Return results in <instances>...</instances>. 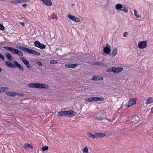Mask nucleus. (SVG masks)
I'll use <instances>...</instances> for the list:
<instances>
[{
    "label": "nucleus",
    "mask_w": 153,
    "mask_h": 153,
    "mask_svg": "<svg viewBox=\"0 0 153 153\" xmlns=\"http://www.w3.org/2000/svg\"><path fill=\"white\" fill-rule=\"evenodd\" d=\"M16 48L21 50L23 51L27 52L29 54L37 56L40 55V53L38 52L33 49H30L28 48L24 47L22 46H18L16 47Z\"/></svg>",
    "instance_id": "nucleus-1"
},
{
    "label": "nucleus",
    "mask_w": 153,
    "mask_h": 153,
    "mask_svg": "<svg viewBox=\"0 0 153 153\" xmlns=\"http://www.w3.org/2000/svg\"><path fill=\"white\" fill-rule=\"evenodd\" d=\"M28 86L30 88H33L46 89L49 88V86L48 85L43 83H32L29 84H28Z\"/></svg>",
    "instance_id": "nucleus-2"
},
{
    "label": "nucleus",
    "mask_w": 153,
    "mask_h": 153,
    "mask_svg": "<svg viewBox=\"0 0 153 153\" xmlns=\"http://www.w3.org/2000/svg\"><path fill=\"white\" fill-rule=\"evenodd\" d=\"M115 8L118 11H122L125 13H127L128 12V8L125 5L123 6L121 4H118L116 5Z\"/></svg>",
    "instance_id": "nucleus-3"
},
{
    "label": "nucleus",
    "mask_w": 153,
    "mask_h": 153,
    "mask_svg": "<svg viewBox=\"0 0 153 153\" xmlns=\"http://www.w3.org/2000/svg\"><path fill=\"white\" fill-rule=\"evenodd\" d=\"M35 46L41 49H45L46 46L43 44L40 43L39 41H36L35 42Z\"/></svg>",
    "instance_id": "nucleus-4"
},
{
    "label": "nucleus",
    "mask_w": 153,
    "mask_h": 153,
    "mask_svg": "<svg viewBox=\"0 0 153 153\" xmlns=\"http://www.w3.org/2000/svg\"><path fill=\"white\" fill-rule=\"evenodd\" d=\"M76 114V112L73 110L66 111V117H72L75 116Z\"/></svg>",
    "instance_id": "nucleus-5"
},
{
    "label": "nucleus",
    "mask_w": 153,
    "mask_h": 153,
    "mask_svg": "<svg viewBox=\"0 0 153 153\" xmlns=\"http://www.w3.org/2000/svg\"><path fill=\"white\" fill-rule=\"evenodd\" d=\"M139 48L143 49L147 47V43L146 41H143L139 42L138 45Z\"/></svg>",
    "instance_id": "nucleus-6"
},
{
    "label": "nucleus",
    "mask_w": 153,
    "mask_h": 153,
    "mask_svg": "<svg viewBox=\"0 0 153 153\" xmlns=\"http://www.w3.org/2000/svg\"><path fill=\"white\" fill-rule=\"evenodd\" d=\"M20 58L22 62L26 65L28 68L30 69L32 68V66H30V65L29 62L25 58L22 57H21Z\"/></svg>",
    "instance_id": "nucleus-7"
},
{
    "label": "nucleus",
    "mask_w": 153,
    "mask_h": 153,
    "mask_svg": "<svg viewBox=\"0 0 153 153\" xmlns=\"http://www.w3.org/2000/svg\"><path fill=\"white\" fill-rule=\"evenodd\" d=\"M103 51H104L103 54L105 55V53L106 54H108V55L111 52V47L108 44H107L106 46L103 49Z\"/></svg>",
    "instance_id": "nucleus-8"
},
{
    "label": "nucleus",
    "mask_w": 153,
    "mask_h": 153,
    "mask_svg": "<svg viewBox=\"0 0 153 153\" xmlns=\"http://www.w3.org/2000/svg\"><path fill=\"white\" fill-rule=\"evenodd\" d=\"M68 17L71 19V20L74 21L76 22H80V19L77 17H75L74 16L71 15L70 14H68Z\"/></svg>",
    "instance_id": "nucleus-9"
},
{
    "label": "nucleus",
    "mask_w": 153,
    "mask_h": 153,
    "mask_svg": "<svg viewBox=\"0 0 153 153\" xmlns=\"http://www.w3.org/2000/svg\"><path fill=\"white\" fill-rule=\"evenodd\" d=\"M103 77L102 76L96 75H94L91 80L95 81H98L103 80Z\"/></svg>",
    "instance_id": "nucleus-10"
},
{
    "label": "nucleus",
    "mask_w": 153,
    "mask_h": 153,
    "mask_svg": "<svg viewBox=\"0 0 153 153\" xmlns=\"http://www.w3.org/2000/svg\"><path fill=\"white\" fill-rule=\"evenodd\" d=\"M78 64H72V63H67L65 65V66L67 68H75Z\"/></svg>",
    "instance_id": "nucleus-11"
},
{
    "label": "nucleus",
    "mask_w": 153,
    "mask_h": 153,
    "mask_svg": "<svg viewBox=\"0 0 153 153\" xmlns=\"http://www.w3.org/2000/svg\"><path fill=\"white\" fill-rule=\"evenodd\" d=\"M106 135V134L105 133H96L94 134V138L97 137H102L105 136Z\"/></svg>",
    "instance_id": "nucleus-12"
},
{
    "label": "nucleus",
    "mask_w": 153,
    "mask_h": 153,
    "mask_svg": "<svg viewBox=\"0 0 153 153\" xmlns=\"http://www.w3.org/2000/svg\"><path fill=\"white\" fill-rule=\"evenodd\" d=\"M13 62L14 64L16 66H16L17 68H18L20 70H21L22 71H24V69L22 65L16 61H13Z\"/></svg>",
    "instance_id": "nucleus-13"
},
{
    "label": "nucleus",
    "mask_w": 153,
    "mask_h": 153,
    "mask_svg": "<svg viewBox=\"0 0 153 153\" xmlns=\"http://www.w3.org/2000/svg\"><path fill=\"white\" fill-rule=\"evenodd\" d=\"M13 53L14 54H17L21 56H22L23 55V53L22 52L14 48Z\"/></svg>",
    "instance_id": "nucleus-14"
},
{
    "label": "nucleus",
    "mask_w": 153,
    "mask_h": 153,
    "mask_svg": "<svg viewBox=\"0 0 153 153\" xmlns=\"http://www.w3.org/2000/svg\"><path fill=\"white\" fill-rule=\"evenodd\" d=\"M123 68L122 67H118L117 68L114 67V73H118L121 72L123 70Z\"/></svg>",
    "instance_id": "nucleus-15"
},
{
    "label": "nucleus",
    "mask_w": 153,
    "mask_h": 153,
    "mask_svg": "<svg viewBox=\"0 0 153 153\" xmlns=\"http://www.w3.org/2000/svg\"><path fill=\"white\" fill-rule=\"evenodd\" d=\"M43 2L44 3L48 6H50L52 5V3L51 0H40Z\"/></svg>",
    "instance_id": "nucleus-16"
},
{
    "label": "nucleus",
    "mask_w": 153,
    "mask_h": 153,
    "mask_svg": "<svg viewBox=\"0 0 153 153\" xmlns=\"http://www.w3.org/2000/svg\"><path fill=\"white\" fill-rule=\"evenodd\" d=\"M136 103V101L134 99H132V100H130L128 102L127 106L128 107H129L133 105Z\"/></svg>",
    "instance_id": "nucleus-17"
},
{
    "label": "nucleus",
    "mask_w": 153,
    "mask_h": 153,
    "mask_svg": "<svg viewBox=\"0 0 153 153\" xmlns=\"http://www.w3.org/2000/svg\"><path fill=\"white\" fill-rule=\"evenodd\" d=\"M5 63L7 66L9 67L13 68L16 67L15 65L11 62L8 61H6Z\"/></svg>",
    "instance_id": "nucleus-18"
},
{
    "label": "nucleus",
    "mask_w": 153,
    "mask_h": 153,
    "mask_svg": "<svg viewBox=\"0 0 153 153\" xmlns=\"http://www.w3.org/2000/svg\"><path fill=\"white\" fill-rule=\"evenodd\" d=\"M6 94L9 96L12 97H14L16 95V93L13 91H7L6 92Z\"/></svg>",
    "instance_id": "nucleus-19"
},
{
    "label": "nucleus",
    "mask_w": 153,
    "mask_h": 153,
    "mask_svg": "<svg viewBox=\"0 0 153 153\" xmlns=\"http://www.w3.org/2000/svg\"><path fill=\"white\" fill-rule=\"evenodd\" d=\"M94 65H98L100 67H105L106 65L105 64H104L102 62H94L93 64Z\"/></svg>",
    "instance_id": "nucleus-20"
},
{
    "label": "nucleus",
    "mask_w": 153,
    "mask_h": 153,
    "mask_svg": "<svg viewBox=\"0 0 153 153\" xmlns=\"http://www.w3.org/2000/svg\"><path fill=\"white\" fill-rule=\"evenodd\" d=\"M93 101H97L100 100L101 101H103L104 100V99L100 97H93Z\"/></svg>",
    "instance_id": "nucleus-21"
},
{
    "label": "nucleus",
    "mask_w": 153,
    "mask_h": 153,
    "mask_svg": "<svg viewBox=\"0 0 153 153\" xmlns=\"http://www.w3.org/2000/svg\"><path fill=\"white\" fill-rule=\"evenodd\" d=\"M66 111H61V112H59L57 114L58 117L60 116H61L62 117L65 116L66 117Z\"/></svg>",
    "instance_id": "nucleus-22"
},
{
    "label": "nucleus",
    "mask_w": 153,
    "mask_h": 153,
    "mask_svg": "<svg viewBox=\"0 0 153 153\" xmlns=\"http://www.w3.org/2000/svg\"><path fill=\"white\" fill-rule=\"evenodd\" d=\"M3 48L6 49L7 51H9L11 52L12 53H13L14 48L12 47H4Z\"/></svg>",
    "instance_id": "nucleus-23"
},
{
    "label": "nucleus",
    "mask_w": 153,
    "mask_h": 153,
    "mask_svg": "<svg viewBox=\"0 0 153 153\" xmlns=\"http://www.w3.org/2000/svg\"><path fill=\"white\" fill-rule=\"evenodd\" d=\"M5 56L10 61V60H12V57L10 54L9 53H7L6 54Z\"/></svg>",
    "instance_id": "nucleus-24"
},
{
    "label": "nucleus",
    "mask_w": 153,
    "mask_h": 153,
    "mask_svg": "<svg viewBox=\"0 0 153 153\" xmlns=\"http://www.w3.org/2000/svg\"><path fill=\"white\" fill-rule=\"evenodd\" d=\"M24 148H28V149H33V147L31 145L28 144V143H25L24 145Z\"/></svg>",
    "instance_id": "nucleus-25"
},
{
    "label": "nucleus",
    "mask_w": 153,
    "mask_h": 153,
    "mask_svg": "<svg viewBox=\"0 0 153 153\" xmlns=\"http://www.w3.org/2000/svg\"><path fill=\"white\" fill-rule=\"evenodd\" d=\"M153 99L152 97H149L147 100L146 104H148L152 103L153 102Z\"/></svg>",
    "instance_id": "nucleus-26"
},
{
    "label": "nucleus",
    "mask_w": 153,
    "mask_h": 153,
    "mask_svg": "<svg viewBox=\"0 0 153 153\" xmlns=\"http://www.w3.org/2000/svg\"><path fill=\"white\" fill-rule=\"evenodd\" d=\"M117 53V49L116 48H114L113 50L111 53V54L113 56H116Z\"/></svg>",
    "instance_id": "nucleus-27"
},
{
    "label": "nucleus",
    "mask_w": 153,
    "mask_h": 153,
    "mask_svg": "<svg viewBox=\"0 0 153 153\" xmlns=\"http://www.w3.org/2000/svg\"><path fill=\"white\" fill-rule=\"evenodd\" d=\"M11 2L14 4L21 3V0H12Z\"/></svg>",
    "instance_id": "nucleus-28"
},
{
    "label": "nucleus",
    "mask_w": 153,
    "mask_h": 153,
    "mask_svg": "<svg viewBox=\"0 0 153 153\" xmlns=\"http://www.w3.org/2000/svg\"><path fill=\"white\" fill-rule=\"evenodd\" d=\"M8 88H6L5 87H2L0 88L1 93L4 92V91L7 90Z\"/></svg>",
    "instance_id": "nucleus-29"
},
{
    "label": "nucleus",
    "mask_w": 153,
    "mask_h": 153,
    "mask_svg": "<svg viewBox=\"0 0 153 153\" xmlns=\"http://www.w3.org/2000/svg\"><path fill=\"white\" fill-rule=\"evenodd\" d=\"M134 15H135V16H136L137 18H140L141 17V16L137 14V12L136 10H134Z\"/></svg>",
    "instance_id": "nucleus-30"
},
{
    "label": "nucleus",
    "mask_w": 153,
    "mask_h": 153,
    "mask_svg": "<svg viewBox=\"0 0 153 153\" xmlns=\"http://www.w3.org/2000/svg\"><path fill=\"white\" fill-rule=\"evenodd\" d=\"M87 134L89 137L92 138L93 139L94 138V134H93L90 133L88 132Z\"/></svg>",
    "instance_id": "nucleus-31"
},
{
    "label": "nucleus",
    "mask_w": 153,
    "mask_h": 153,
    "mask_svg": "<svg viewBox=\"0 0 153 153\" xmlns=\"http://www.w3.org/2000/svg\"><path fill=\"white\" fill-rule=\"evenodd\" d=\"M48 146H44L42 148V150L43 152L48 150Z\"/></svg>",
    "instance_id": "nucleus-32"
},
{
    "label": "nucleus",
    "mask_w": 153,
    "mask_h": 153,
    "mask_svg": "<svg viewBox=\"0 0 153 153\" xmlns=\"http://www.w3.org/2000/svg\"><path fill=\"white\" fill-rule=\"evenodd\" d=\"M58 63V61L54 60H52L50 62V63L51 64H54Z\"/></svg>",
    "instance_id": "nucleus-33"
},
{
    "label": "nucleus",
    "mask_w": 153,
    "mask_h": 153,
    "mask_svg": "<svg viewBox=\"0 0 153 153\" xmlns=\"http://www.w3.org/2000/svg\"><path fill=\"white\" fill-rule=\"evenodd\" d=\"M85 101L86 102H92L93 101V97H90L89 98H86L85 99Z\"/></svg>",
    "instance_id": "nucleus-34"
},
{
    "label": "nucleus",
    "mask_w": 153,
    "mask_h": 153,
    "mask_svg": "<svg viewBox=\"0 0 153 153\" xmlns=\"http://www.w3.org/2000/svg\"><path fill=\"white\" fill-rule=\"evenodd\" d=\"M36 63L39 66H42L43 67H45V66L43 65L41 62L40 61H37Z\"/></svg>",
    "instance_id": "nucleus-35"
},
{
    "label": "nucleus",
    "mask_w": 153,
    "mask_h": 153,
    "mask_svg": "<svg viewBox=\"0 0 153 153\" xmlns=\"http://www.w3.org/2000/svg\"><path fill=\"white\" fill-rule=\"evenodd\" d=\"M114 67H111L107 69V71L108 72H111L112 71L113 72L114 71Z\"/></svg>",
    "instance_id": "nucleus-36"
},
{
    "label": "nucleus",
    "mask_w": 153,
    "mask_h": 153,
    "mask_svg": "<svg viewBox=\"0 0 153 153\" xmlns=\"http://www.w3.org/2000/svg\"><path fill=\"white\" fill-rule=\"evenodd\" d=\"M94 119H96L98 121H100L102 120V117H96L95 118H94Z\"/></svg>",
    "instance_id": "nucleus-37"
},
{
    "label": "nucleus",
    "mask_w": 153,
    "mask_h": 153,
    "mask_svg": "<svg viewBox=\"0 0 153 153\" xmlns=\"http://www.w3.org/2000/svg\"><path fill=\"white\" fill-rule=\"evenodd\" d=\"M88 148L87 147H85L83 149V153H88Z\"/></svg>",
    "instance_id": "nucleus-38"
},
{
    "label": "nucleus",
    "mask_w": 153,
    "mask_h": 153,
    "mask_svg": "<svg viewBox=\"0 0 153 153\" xmlns=\"http://www.w3.org/2000/svg\"><path fill=\"white\" fill-rule=\"evenodd\" d=\"M4 30V27L3 25L0 24V30Z\"/></svg>",
    "instance_id": "nucleus-39"
},
{
    "label": "nucleus",
    "mask_w": 153,
    "mask_h": 153,
    "mask_svg": "<svg viewBox=\"0 0 153 153\" xmlns=\"http://www.w3.org/2000/svg\"><path fill=\"white\" fill-rule=\"evenodd\" d=\"M16 95L19 96L23 97L24 96V94L22 93H18V94L16 93Z\"/></svg>",
    "instance_id": "nucleus-40"
},
{
    "label": "nucleus",
    "mask_w": 153,
    "mask_h": 153,
    "mask_svg": "<svg viewBox=\"0 0 153 153\" xmlns=\"http://www.w3.org/2000/svg\"><path fill=\"white\" fill-rule=\"evenodd\" d=\"M0 58L2 59L3 60H4L5 59L4 57L0 53Z\"/></svg>",
    "instance_id": "nucleus-41"
},
{
    "label": "nucleus",
    "mask_w": 153,
    "mask_h": 153,
    "mask_svg": "<svg viewBox=\"0 0 153 153\" xmlns=\"http://www.w3.org/2000/svg\"><path fill=\"white\" fill-rule=\"evenodd\" d=\"M29 0H21V3H24L27 2Z\"/></svg>",
    "instance_id": "nucleus-42"
},
{
    "label": "nucleus",
    "mask_w": 153,
    "mask_h": 153,
    "mask_svg": "<svg viewBox=\"0 0 153 153\" xmlns=\"http://www.w3.org/2000/svg\"><path fill=\"white\" fill-rule=\"evenodd\" d=\"M128 33L127 32H124L123 34V36L124 37H126Z\"/></svg>",
    "instance_id": "nucleus-43"
},
{
    "label": "nucleus",
    "mask_w": 153,
    "mask_h": 153,
    "mask_svg": "<svg viewBox=\"0 0 153 153\" xmlns=\"http://www.w3.org/2000/svg\"><path fill=\"white\" fill-rule=\"evenodd\" d=\"M22 6L24 8H25L27 6V4H24L22 5Z\"/></svg>",
    "instance_id": "nucleus-44"
},
{
    "label": "nucleus",
    "mask_w": 153,
    "mask_h": 153,
    "mask_svg": "<svg viewBox=\"0 0 153 153\" xmlns=\"http://www.w3.org/2000/svg\"><path fill=\"white\" fill-rule=\"evenodd\" d=\"M21 24L22 26H24L25 24L24 22H21Z\"/></svg>",
    "instance_id": "nucleus-45"
},
{
    "label": "nucleus",
    "mask_w": 153,
    "mask_h": 153,
    "mask_svg": "<svg viewBox=\"0 0 153 153\" xmlns=\"http://www.w3.org/2000/svg\"><path fill=\"white\" fill-rule=\"evenodd\" d=\"M1 71H2V69L1 68V67H0V72H1Z\"/></svg>",
    "instance_id": "nucleus-46"
},
{
    "label": "nucleus",
    "mask_w": 153,
    "mask_h": 153,
    "mask_svg": "<svg viewBox=\"0 0 153 153\" xmlns=\"http://www.w3.org/2000/svg\"><path fill=\"white\" fill-rule=\"evenodd\" d=\"M52 19H53V17H52Z\"/></svg>",
    "instance_id": "nucleus-47"
},
{
    "label": "nucleus",
    "mask_w": 153,
    "mask_h": 153,
    "mask_svg": "<svg viewBox=\"0 0 153 153\" xmlns=\"http://www.w3.org/2000/svg\"><path fill=\"white\" fill-rule=\"evenodd\" d=\"M152 112L153 113V112Z\"/></svg>",
    "instance_id": "nucleus-48"
}]
</instances>
